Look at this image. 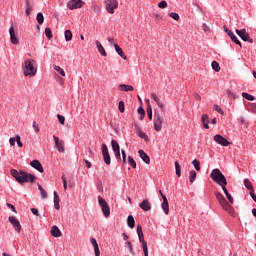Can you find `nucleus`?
Returning <instances> with one entry per match:
<instances>
[{"mask_svg": "<svg viewBox=\"0 0 256 256\" xmlns=\"http://www.w3.org/2000/svg\"><path fill=\"white\" fill-rule=\"evenodd\" d=\"M223 29L225 33H227V35L230 37L231 41H233L234 43H236V45H239L241 47V41L237 39V36L233 34V32L229 28H227V26H223Z\"/></svg>", "mask_w": 256, "mask_h": 256, "instance_id": "4468645a", "label": "nucleus"}, {"mask_svg": "<svg viewBox=\"0 0 256 256\" xmlns=\"http://www.w3.org/2000/svg\"><path fill=\"white\" fill-rule=\"evenodd\" d=\"M53 139L55 141L57 151H59L60 153H65V142H63V140H60L59 137L55 135L53 136Z\"/></svg>", "mask_w": 256, "mask_h": 256, "instance_id": "9d476101", "label": "nucleus"}, {"mask_svg": "<svg viewBox=\"0 0 256 256\" xmlns=\"http://www.w3.org/2000/svg\"><path fill=\"white\" fill-rule=\"evenodd\" d=\"M114 155H115L116 159H118V161H121V150L114 152Z\"/></svg>", "mask_w": 256, "mask_h": 256, "instance_id": "bf43d9fd", "label": "nucleus"}, {"mask_svg": "<svg viewBox=\"0 0 256 256\" xmlns=\"http://www.w3.org/2000/svg\"><path fill=\"white\" fill-rule=\"evenodd\" d=\"M59 203H61V198H59V194L57 193V191H54V209H57V211L61 209Z\"/></svg>", "mask_w": 256, "mask_h": 256, "instance_id": "412c9836", "label": "nucleus"}, {"mask_svg": "<svg viewBox=\"0 0 256 256\" xmlns=\"http://www.w3.org/2000/svg\"><path fill=\"white\" fill-rule=\"evenodd\" d=\"M159 9H167V1L163 0L158 4Z\"/></svg>", "mask_w": 256, "mask_h": 256, "instance_id": "603ef678", "label": "nucleus"}, {"mask_svg": "<svg viewBox=\"0 0 256 256\" xmlns=\"http://www.w3.org/2000/svg\"><path fill=\"white\" fill-rule=\"evenodd\" d=\"M58 121L61 125H65V116L58 114L57 115Z\"/></svg>", "mask_w": 256, "mask_h": 256, "instance_id": "3c124183", "label": "nucleus"}, {"mask_svg": "<svg viewBox=\"0 0 256 256\" xmlns=\"http://www.w3.org/2000/svg\"><path fill=\"white\" fill-rule=\"evenodd\" d=\"M138 153L140 158L142 159V161H144V163H146V165H149V163H151V158L149 157V155H147V153H145V151L139 150Z\"/></svg>", "mask_w": 256, "mask_h": 256, "instance_id": "a211bd4d", "label": "nucleus"}, {"mask_svg": "<svg viewBox=\"0 0 256 256\" xmlns=\"http://www.w3.org/2000/svg\"><path fill=\"white\" fill-rule=\"evenodd\" d=\"M138 115H140V121H143L145 119V109L142 107L138 108Z\"/></svg>", "mask_w": 256, "mask_h": 256, "instance_id": "c03bdc74", "label": "nucleus"}, {"mask_svg": "<svg viewBox=\"0 0 256 256\" xmlns=\"http://www.w3.org/2000/svg\"><path fill=\"white\" fill-rule=\"evenodd\" d=\"M169 17H171L172 19H174V21H179L180 17L179 14L175 13V12H171L169 14Z\"/></svg>", "mask_w": 256, "mask_h": 256, "instance_id": "8fccbe9b", "label": "nucleus"}, {"mask_svg": "<svg viewBox=\"0 0 256 256\" xmlns=\"http://www.w3.org/2000/svg\"><path fill=\"white\" fill-rule=\"evenodd\" d=\"M127 245H128V248H129V251H130V253H132V255L135 253L134 251H133V244H131V242H127Z\"/></svg>", "mask_w": 256, "mask_h": 256, "instance_id": "338daca9", "label": "nucleus"}, {"mask_svg": "<svg viewBox=\"0 0 256 256\" xmlns=\"http://www.w3.org/2000/svg\"><path fill=\"white\" fill-rule=\"evenodd\" d=\"M32 127L35 129L36 133H39V124H37V122L34 121Z\"/></svg>", "mask_w": 256, "mask_h": 256, "instance_id": "052dcab7", "label": "nucleus"}, {"mask_svg": "<svg viewBox=\"0 0 256 256\" xmlns=\"http://www.w3.org/2000/svg\"><path fill=\"white\" fill-rule=\"evenodd\" d=\"M50 233L53 237H61L62 235L61 230L57 226H52Z\"/></svg>", "mask_w": 256, "mask_h": 256, "instance_id": "393cba45", "label": "nucleus"}, {"mask_svg": "<svg viewBox=\"0 0 256 256\" xmlns=\"http://www.w3.org/2000/svg\"><path fill=\"white\" fill-rule=\"evenodd\" d=\"M214 141L216 143H218V145H222V147H229V145H230L229 141L225 137H223L219 134H216L214 136Z\"/></svg>", "mask_w": 256, "mask_h": 256, "instance_id": "9b49d317", "label": "nucleus"}, {"mask_svg": "<svg viewBox=\"0 0 256 256\" xmlns=\"http://www.w3.org/2000/svg\"><path fill=\"white\" fill-rule=\"evenodd\" d=\"M6 205L9 209H11V211H13V213H17V209L15 208V206L13 204L7 203Z\"/></svg>", "mask_w": 256, "mask_h": 256, "instance_id": "4d7b16f0", "label": "nucleus"}, {"mask_svg": "<svg viewBox=\"0 0 256 256\" xmlns=\"http://www.w3.org/2000/svg\"><path fill=\"white\" fill-rule=\"evenodd\" d=\"M25 77H35L37 75V68H35V60L28 59L24 62Z\"/></svg>", "mask_w": 256, "mask_h": 256, "instance_id": "7ed1b4c3", "label": "nucleus"}, {"mask_svg": "<svg viewBox=\"0 0 256 256\" xmlns=\"http://www.w3.org/2000/svg\"><path fill=\"white\" fill-rule=\"evenodd\" d=\"M10 42L12 45H19V38H17V33L15 32V28L13 25L9 29Z\"/></svg>", "mask_w": 256, "mask_h": 256, "instance_id": "ddd939ff", "label": "nucleus"}, {"mask_svg": "<svg viewBox=\"0 0 256 256\" xmlns=\"http://www.w3.org/2000/svg\"><path fill=\"white\" fill-rule=\"evenodd\" d=\"M215 197H216L219 205H221L222 209H224V211H227L228 213H230V215H233V206H231V204H229V202H227V199H225V196H223V194H221V192H215Z\"/></svg>", "mask_w": 256, "mask_h": 256, "instance_id": "20e7f679", "label": "nucleus"}, {"mask_svg": "<svg viewBox=\"0 0 256 256\" xmlns=\"http://www.w3.org/2000/svg\"><path fill=\"white\" fill-rule=\"evenodd\" d=\"M45 35L48 39H53V32H51V28L47 27L45 29Z\"/></svg>", "mask_w": 256, "mask_h": 256, "instance_id": "a18cd8bd", "label": "nucleus"}, {"mask_svg": "<svg viewBox=\"0 0 256 256\" xmlns=\"http://www.w3.org/2000/svg\"><path fill=\"white\" fill-rule=\"evenodd\" d=\"M242 97L247 99V101H255V97L247 92H243Z\"/></svg>", "mask_w": 256, "mask_h": 256, "instance_id": "c9c22d12", "label": "nucleus"}, {"mask_svg": "<svg viewBox=\"0 0 256 256\" xmlns=\"http://www.w3.org/2000/svg\"><path fill=\"white\" fill-rule=\"evenodd\" d=\"M139 207L142 209V211H151V203H149V200H143L139 204Z\"/></svg>", "mask_w": 256, "mask_h": 256, "instance_id": "aec40b11", "label": "nucleus"}, {"mask_svg": "<svg viewBox=\"0 0 256 256\" xmlns=\"http://www.w3.org/2000/svg\"><path fill=\"white\" fill-rule=\"evenodd\" d=\"M128 163L133 169H137V162H135V159H133V157H128Z\"/></svg>", "mask_w": 256, "mask_h": 256, "instance_id": "a19ab883", "label": "nucleus"}, {"mask_svg": "<svg viewBox=\"0 0 256 256\" xmlns=\"http://www.w3.org/2000/svg\"><path fill=\"white\" fill-rule=\"evenodd\" d=\"M151 97L153 98L154 102L159 107V109H161V111H165V104L161 102V98H159V96L154 92L151 93Z\"/></svg>", "mask_w": 256, "mask_h": 256, "instance_id": "2eb2a0df", "label": "nucleus"}, {"mask_svg": "<svg viewBox=\"0 0 256 256\" xmlns=\"http://www.w3.org/2000/svg\"><path fill=\"white\" fill-rule=\"evenodd\" d=\"M96 46L102 57H107V52L105 51V48L103 47V45H101V42H99V40H96Z\"/></svg>", "mask_w": 256, "mask_h": 256, "instance_id": "5701e85b", "label": "nucleus"}, {"mask_svg": "<svg viewBox=\"0 0 256 256\" xmlns=\"http://www.w3.org/2000/svg\"><path fill=\"white\" fill-rule=\"evenodd\" d=\"M8 221L11 223L15 231L21 233V223L17 220L15 216H9Z\"/></svg>", "mask_w": 256, "mask_h": 256, "instance_id": "f8f14e48", "label": "nucleus"}, {"mask_svg": "<svg viewBox=\"0 0 256 256\" xmlns=\"http://www.w3.org/2000/svg\"><path fill=\"white\" fill-rule=\"evenodd\" d=\"M98 203L102 209L104 217H109V215H111V209L109 208V204H107V201H105L103 197L98 196Z\"/></svg>", "mask_w": 256, "mask_h": 256, "instance_id": "39448f33", "label": "nucleus"}, {"mask_svg": "<svg viewBox=\"0 0 256 256\" xmlns=\"http://www.w3.org/2000/svg\"><path fill=\"white\" fill-rule=\"evenodd\" d=\"M103 161L106 165H111V155H109V149L106 144H102Z\"/></svg>", "mask_w": 256, "mask_h": 256, "instance_id": "1a4fd4ad", "label": "nucleus"}, {"mask_svg": "<svg viewBox=\"0 0 256 256\" xmlns=\"http://www.w3.org/2000/svg\"><path fill=\"white\" fill-rule=\"evenodd\" d=\"M146 104H147V109H146L147 115L151 121L153 119V108H151V103H150L149 99H146Z\"/></svg>", "mask_w": 256, "mask_h": 256, "instance_id": "b1692460", "label": "nucleus"}, {"mask_svg": "<svg viewBox=\"0 0 256 256\" xmlns=\"http://www.w3.org/2000/svg\"><path fill=\"white\" fill-rule=\"evenodd\" d=\"M118 87L121 91H125V92H129V91L134 90L133 86L127 85V84H120Z\"/></svg>", "mask_w": 256, "mask_h": 256, "instance_id": "cd10ccee", "label": "nucleus"}, {"mask_svg": "<svg viewBox=\"0 0 256 256\" xmlns=\"http://www.w3.org/2000/svg\"><path fill=\"white\" fill-rule=\"evenodd\" d=\"M111 146L114 152L121 151V148L119 147V143L117 140H111Z\"/></svg>", "mask_w": 256, "mask_h": 256, "instance_id": "7c9ffc66", "label": "nucleus"}, {"mask_svg": "<svg viewBox=\"0 0 256 256\" xmlns=\"http://www.w3.org/2000/svg\"><path fill=\"white\" fill-rule=\"evenodd\" d=\"M210 177L217 185H227V178H225V175L222 174L219 168L213 169Z\"/></svg>", "mask_w": 256, "mask_h": 256, "instance_id": "f03ea898", "label": "nucleus"}, {"mask_svg": "<svg viewBox=\"0 0 256 256\" xmlns=\"http://www.w3.org/2000/svg\"><path fill=\"white\" fill-rule=\"evenodd\" d=\"M90 242L94 247V253H100L101 251L99 250V244L97 243V240L95 238H91Z\"/></svg>", "mask_w": 256, "mask_h": 256, "instance_id": "c756f323", "label": "nucleus"}, {"mask_svg": "<svg viewBox=\"0 0 256 256\" xmlns=\"http://www.w3.org/2000/svg\"><path fill=\"white\" fill-rule=\"evenodd\" d=\"M118 109H119L120 113H125V102L120 101L118 104Z\"/></svg>", "mask_w": 256, "mask_h": 256, "instance_id": "de8ad7c7", "label": "nucleus"}, {"mask_svg": "<svg viewBox=\"0 0 256 256\" xmlns=\"http://www.w3.org/2000/svg\"><path fill=\"white\" fill-rule=\"evenodd\" d=\"M250 111H251V113L256 114V103H251L250 104Z\"/></svg>", "mask_w": 256, "mask_h": 256, "instance_id": "13d9d810", "label": "nucleus"}, {"mask_svg": "<svg viewBox=\"0 0 256 256\" xmlns=\"http://www.w3.org/2000/svg\"><path fill=\"white\" fill-rule=\"evenodd\" d=\"M140 243H142V249L144 251V255L149 256V249L147 248V242L143 240Z\"/></svg>", "mask_w": 256, "mask_h": 256, "instance_id": "4c0bfd02", "label": "nucleus"}, {"mask_svg": "<svg viewBox=\"0 0 256 256\" xmlns=\"http://www.w3.org/2000/svg\"><path fill=\"white\" fill-rule=\"evenodd\" d=\"M236 33L242 39V41H249V33H247L245 28L241 30L236 29Z\"/></svg>", "mask_w": 256, "mask_h": 256, "instance_id": "dca6fc26", "label": "nucleus"}, {"mask_svg": "<svg viewBox=\"0 0 256 256\" xmlns=\"http://www.w3.org/2000/svg\"><path fill=\"white\" fill-rule=\"evenodd\" d=\"M192 165H194V168L196 169V171H201V162H199V160L194 159L192 161Z\"/></svg>", "mask_w": 256, "mask_h": 256, "instance_id": "58836bf2", "label": "nucleus"}, {"mask_svg": "<svg viewBox=\"0 0 256 256\" xmlns=\"http://www.w3.org/2000/svg\"><path fill=\"white\" fill-rule=\"evenodd\" d=\"M211 65H212V69H214L216 73H219L221 71V66H219V62L212 61Z\"/></svg>", "mask_w": 256, "mask_h": 256, "instance_id": "f704fd0d", "label": "nucleus"}, {"mask_svg": "<svg viewBox=\"0 0 256 256\" xmlns=\"http://www.w3.org/2000/svg\"><path fill=\"white\" fill-rule=\"evenodd\" d=\"M213 109H214V111H217L218 113H221V115H223V110L221 109V107H219V105H217V104H215L214 106H213Z\"/></svg>", "mask_w": 256, "mask_h": 256, "instance_id": "6e6d98bb", "label": "nucleus"}, {"mask_svg": "<svg viewBox=\"0 0 256 256\" xmlns=\"http://www.w3.org/2000/svg\"><path fill=\"white\" fill-rule=\"evenodd\" d=\"M138 136L140 137V139H144V141H149V136H147L145 132L141 130L138 132Z\"/></svg>", "mask_w": 256, "mask_h": 256, "instance_id": "49530a36", "label": "nucleus"}, {"mask_svg": "<svg viewBox=\"0 0 256 256\" xmlns=\"http://www.w3.org/2000/svg\"><path fill=\"white\" fill-rule=\"evenodd\" d=\"M15 141H17V138H10L9 139V143H10L11 147H15Z\"/></svg>", "mask_w": 256, "mask_h": 256, "instance_id": "69168bd1", "label": "nucleus"}, {"mask_svg": "<svg viewBox=\"0 0 256 256\" xmlns=\"http://www.w3.org/2000/svg\"><path fill=\"white\" fill-rule=\"evenodd\" d=\"M38 189L41 193L42 199H47V197H48L47 191H45V189H43V186H41V184H38Z\"/></svg>", "mask_w": 256, "mask_h": 256, "instance_id": "473e14b6", "label": "nucleus"}, {"mask_svg": "<svg viewBox=\"0 0 256 256\" xmlns=\"http://www.w3.org/2000/svg\"><path fill=\"white\" fill-rule=\"evenodd\" d=\"M195 179H197V172L195 170H191L189 176L190 183H195Z\"/></svg>", "mask_w": 256, "mask_h": 256, "instance_id": "2f4dec72", "label": "nucleus"}, {"mask_svg": "<svg viewBox=\"0 0 256 256\" xmlns=\"http://www.w3.org/2000/svg\"><path fill=\"white\" fill-rule=\"evenodd\" d=\"M85 5V2H83L82 0H70L67 3V7L68 9H70V11H73V9H81V7H83Z\"/></svg>", "mask_w": 256, "mask_h": 256, "instance_id": "6e6552de", "label": "nucleus"}, {"mask_svg": "<svg viewBox=\"0 0 256 256\" xmlns=\"http://www.w3.org/2000/svg\"><path fill=\"white\" fill-rule=\"evenodd\" d=\"M244 185L246 187V189H249V191H253V184L251 183V181L249 179H245L244 180Z\"/></svg>", "mask_w": 256, "mask_h": 256, "instance_id": "ea45409f", "label": "nucleus"}, {"mask_svg": "<svg viewBox=\"0 0 256 256\" xmlns=\"http://www.w3.org/2000/svg\"><path fill=\"white\" fill-rule=\"evenodd\" d=\"M201 121H202L203 124L209 123V115L203 114L202 118H201Z\"/></svg>", "mask_w": 256, "mask_h": 256, "instance_id": "864d4df0", "label": "nucleus"}, {"mask_svg": "<svg viewBox=\"0 0 256 256\" xmlns=\"http://www.w3.org/2000/svg\"><path fill=\"white\" fill-rule=\"evenodd\" d=\"M161 207L165 213V215H169V200H167V196H163V202Z\"/></svg>", "mask_w": 256, "mask_h": 256, "instance_id": "6ab92c4d", "label": "nucleus"}, {"mask_svg": "<svg viewBox=\"0 0 256 256\" xmlns=\"http://www.w3.org/2000/svg\"><path fill=\"white\" fill-rule=\"evenodd\" d=\"M137 234L140 242L145 241V236L143 235V228L141 227V224L137 225Z\"/></svg>", "mask_w": 256, "mask_h": 256, "instance_id": "bb28decb", "label": "nucleus"}, {"mask_svg": "<svg viewBox=\"0 0 256 256\" xmlns=\"http://www.w3.org/2000/svg\"><path fill=\"white\" fill-rule=\"evenodd\" d=\"M16 143L18 147H23V142H21V136L16 135Z\"/></svg>", "mask_w": 256, "mask_h": 256, "instance_id": "5fc2aeb1", "label": "nucleus"}, {"mask_svg": "<svg viewBox=\"0 0 256 256\" xmlns=\"http://www.w3.org/2000/svg\"><path fill=\"white\" fill-rule=\"evenodd\" d=\"M31 167H33L34 169H36V171H39V173H43V165L41 164V162H39V160H33L30 162Z\"/></svg>", "mask_w": 256, "mask_h": 256, "instance_id": "f3484780", "label": "nucleus"}, {"mask_svg": "<svg viewBox=\"0 0 256 256\" xmlns=\"http://www.w3.org/2000/svg\"><path fill=\"white\" fill-rule=\"evenodd\" d=\"M127 225L130 229H134L135 228V218L133 216H128L127 218Z\"/></svg>", "mask_w": 256, "mask_h": 256, "instance_id": "c85d7f7f", "label": "nucleus"}, {"mask_svg": "<svg viewBox=\"0 0 256 256\" xmlns=\"http://www.w3.org/2000/svg\"><path fill=\"white\" fill-rule=\"evenodd\" d=\"M54 69L59 73L62 77H65V70L61 68L60 66L54 65Z\"/></svg>", "mask_w": 256, "mask_h": 256, "instance_id": "37998d69", "label": "nucleus"}, {"mask_svg": "<svg viewBox=\"0 0 256 256\" xmlns=\"http://www.w3.org/2000/svg\"><path fill=\"white\" fill-rule=\"evenodd\" d=\"M92 9H93L94 13H96V15H100L101 8L99 7V5H97V4L93 5Z\"/></svg>", "mask_w": 256, "mask_h": 256, "instance_id": "09e8293b", "label": "nucleus"}, {"mask_svg": "<svg viewBox=\"0 0 256 256\" xmlns=\"http://www.w3.org/2000/svg\"><path fill=\"white\" fill-rule=\"evenodd\" d=\"M25 6H26V9H25L26 16L29 17V15H31V11H33V3H31V1L29 0H26Z\"/></svg>", "mask_w": 256, "mask_h": 256, "instance_id": "4be33fe9", "label": "nucleus"}, {"mask_svg": "<svg viewBox=\"0 0 256 256\" xmlns=\"http://www.w3.org/2000/svg\"><path fill=\"white\" fill-rule=\"evenodd\" d=\"M250 197H252L253 201H255L256 199L255 189L250 190Z\"/></svg>", "mask_w": 256, "mask_h": 256, "instance_id": "774afa93", "label": "nucleus"}, {"mask_svg": "<svg viewBox=\"0 0 256 256\" xmlns=\"http://www.w3.org/2000/svg\"><path fill=\"white\" fill-rule=\"evenodd\" d=\"M114 49H115L116 53H118V55H120V57H122V59L127 60V56L125 55V52H123V49H121V47H119V45L114 44Z\"/></svg>", "mask_w": 256, "mask_h": 256, "instance_id": "a878e982", "label": "nucleus"}, {"mask_svg": "<svg viewBox=\"0 0 256 256\" xmlns=\"http://www.w3.org/2000/svg\"><path fill=\"white\" fill-rule=\"evenodd\" d=\"M65 35V41H71V39H73V33L71 32V30H66L64 32Z\"/></svg>", "mask_w": 256, "mask_h": 256, "instance_id": "e433bc0d", "label": "nucleus"}, {"mask_svg": "<svg viewBox=\"0 0 256 256\" xmlns=\"http://www.w3.org/2000/svg\"><path fill=\"white\" fill-rule=\"evenodd\" d=\"M105 5H106V11L113 15L115 13V9L119 7V2L117 0H105Z\"/></svg>", "mask_w": 256, "mask_h": 256, "instance_id": "423d86ee", "label": "nucleus"}, {"mask_svg": "<svg viewBox=\"0 0 256 256\" xmlns=\"http://www.w3.org/2000/svg\"><path fill=\"white\" fill-rule=\"evenodd\" d=\"M154 129L155 131H161L163 129V116L159 113L154 114Z\"/></svg>", "mask_w": 256, "mask_h": 256, "instance_id": "0eeeda50", "label": "nucleus"}, {"mask_svg": "<svg viewBox=\"0 0 256 256\" xmlns=\"http://www.w3.org/2000/svg\"><path fill=\"white\" fill-rule=\"evenodd\" d=\"M11 175L12 177H14L16 179V181H18V183H35V175L33 174H29L27 172H19L15 169H12L11 170Z\"/></svg>", "mask_w": 256, "mask_h": 256, "instance_id": "f257e3e1", "label": "nucleus"}, {"mask_svg": "<svg viewBox=\"0 0 256 256\" xmlns=\"http://www.w3.org/2000/svg\"><path fill=\"white\" fill-rule=\"evenodd\" d=\"M175 170L177 177H181V165L177 161L175 162Z\"/></svg>", "mask_w": 256, "mask_h": 256, "instance_id": "79ce46f5", "label": "nucleus"}, {"mask_svg": "<svg viewBox=\"0 0 256 256\" xmlns=\"http://www.w3.org/2000/svg\"><path fill=\"white\" fill-rule=\"evenodd\" d=\"M36 20L39 23V25H43V23L45 22V17L43 16V13L39 12L37 14Z\"/></svg>", "mask_w": 256, "mask_h": 256, "instance_id": "72a5a7b5", "label": "nucleus"}, {"mask_svg": "<svg viewBox=\"0 0 256 256\" xmlns=\"http://www.w3.org/2000/svg\"><path fill=\"white\" fill-rule=\"evenodd\" d=\"M193 97L196 99V101H201V95H199V93L194 92Z\"/></svg>", "mask_w": 256, "mask_h": 256, "instance_id": "0e129e2a", "label": "nucleus"}, {"mask_svg": "<svg viewBox=\"0 0 256 256\" xmlns=\"http://www.w3.org/2000/svg\"><path fill=\"white\" fill-rule=\"evenodd\" d=\"M226 198L228 199L229 203H231V205H233L234 200H233V196H231L229 193L226 194Z\"/></svg>", "mask_w": 256, "mask_h": 256, "instance_id": "e2e57ef3", "label": "nucleus"}, {"mask_svg": "<svg viewBox=\"0 0 256 256\" xmlns=\"http://www.w3.org/2000/svg\"><path fill=\"white\" fill-rule=\"evenodd\" d=\"M62 183L64 186V190L67 191V179L65 178V176H62Z\"/></svg>", "mask_w": 256, "mask_h": 256, "instance_id": "680f3d73", "label": "nucleus"}]
</instances>
